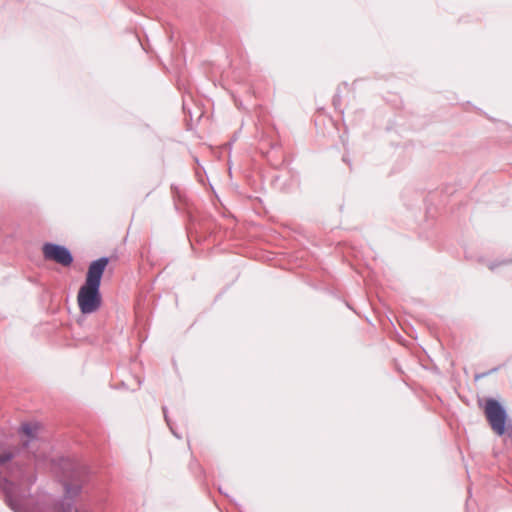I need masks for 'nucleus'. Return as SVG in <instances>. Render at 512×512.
I'll return each mask as SVG.
<instances>
[{
    "instance_id": "1",
    "label": "nucleus",
    "mask_w": 512,
    "mask_h": 512,
    "mask_svg": "<svg viewBox=\"0 0 512 512\" xmlns=\"http://www.w3.org/2000/svg\"><path fill=\"white\" fill-rule=\"evenodd\" d=\"M108 258L93 261L88 268L85 283L80 287L77 302L82 314H92L101 306L100 284Z\"/></svg>"
},
{
    "instance_id": "2",
    "label": "nucleus",
    "mask_w": 512,
    "mask_h": 512,
    "mask_svg": "<svg viewBox=\"0 0 512 512\" xmlns=\"http://www.w3.org/2000/svg\"><path fill=\"white\" fill-rule=\"evenodd\" d=\"M485 415L492 427L498 434L505 432L506 412L504 408L494 399H488L485 404Z\"/></svg>"
},
{
    "instance_id": "3",
    "label": "nucleus",
    "mask_w": 512,
    "mask_h": 512,
    "mask_svg": "<svg viewBox=\"0 0 512 512\" xmlns=\"http://www.w3.org/2000/svg\"><path fill=\"white\" fill-rule=\"evenodd\" d=\"M43 255L45 259L55 261L63 266H69L73 261V257L66 247L53 243L44 244Z\"/></svg>"
},
{
    "instance_id": "4",
    "label": "nucleus",
    "mask_w": 512,
    "mask_h": 512,
    "mask_svg": "<svg viewBox=\"0 0 512 512\" xmlns=\"http://www.w3.org/2000/svg\"><path fill=\"white\" fill-rule=\"evenodd\" d=\"M39 429L40 426L38 423H26L21 426L24 445H28L30 441L36 439Z\"/></svg>"
},
{
    "instance_id": "5",
    "label": "nucleus",
    "mask_w": 512,
    "mask_h": 512,
    "mask_svg": "<svg viewBox=\"0 0 512 512\" xmlns=\"http://www.w3.org/2000/svg\"><path fill=\"white\" fill-rule=\"evenodd\" d=\"M66 495L68 497L76 496L80 492V486L72 487L70 485L65 486Z\"/></svg>"
},
{
    "instance_id": "6",
    "label": "nucleus",
    "mask_w": 512,
    "mask_h": 512,
    "mask_svg": "<svg viewBox=\"0 0 512 512\" xmlns=\"http://www.w3.org/2000/svg\"><path fill=\"white\" fill-rule=\"evenodd\" d=\"M13 455L10 452H1L0 453V466L4 465L8 461L12 459Z\"/></svg>"
}]
</instances>
